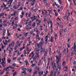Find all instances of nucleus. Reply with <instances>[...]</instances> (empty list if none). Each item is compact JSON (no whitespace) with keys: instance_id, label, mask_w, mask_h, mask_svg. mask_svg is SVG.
Masks as SVG:
<instances>
[{"instance_id":"1","label":"nucleus","mask_w":76,"mask_h":76,"mask_svg":"<svg viewBox=\"0 0 76 76\" xmlns=\"http://www.w3.org/2000/svg\"><path fill=\"white\" fill-rule=\"evenodd\" d=\"M61 53H60L58 57L57 56H56V63H57V64L58 66V68L59 69V71H60V70H61V65H60V64L59 65L58 62H60V58H61Z\"/></svg>"},{"instance_id":"2","label":"nucleus","mask_w":76,"mask_h":76,"mask_svg":"<svg viewBox=\"0 0 76 76\" xmlns=\"http://www.w3.org/2000/svg\"><path fill=\"white\" fill-rule=\"evenodd\" d=\"M4 58V61H2V62H1V64H2L3 66L4 67L6 66V61H5V58Z\"/></svg>"},{"instance_id":"3","label":"nucleus","mask_w":76,"mask_h":76,"mask_svg":"<svg viewBox=\"0 0 76 76\" xmlns=\"http://www.w3.org/2000/svg\"><path fill=\"white\" fill-rule=\"evenodd\" d=\"M49 76H53V71L52 70L50 72V74L49 75Z\"/></svg>"},{"instance_id":"4","label":"nucleus","mask_w":76,"mask_h":76,"mask_svg":"<svg viewBox=\"0 0 76 76\" xmlns=\"http://www.w3.org/2000/svg\"><path fill=\"white\" fill-rule=\"evenodd\" d=\"M12 43H11V45L12 47H14V46H15V43H14V42H12Z\"/></svg>"},{"instance_id":"5","label":"nucleus","mask_w":76,"mask_h":76,"mask_svg":"<svg viewBox=\"0 0 76 76\" xmlns=\"http://www.w3.org/2000/svg\"><path fill=\"white\" fill-rule=\"evenodd\" d=\"M33 74H34V76H35V75H37V71L36 70H35L34 73H33Z\"/></svg>"},{"instance_id":"6","label":"nucleus","mask_w":76,"mask_h":76,"mask_svg":"<svg viewBox=\"0 0 76 76\" xmlns=\"http://www.w3.org/2000/svg\"><path fill=\"white\" fill-rule=\"evenodd\" d=\"M25 46H24L23 48H21L20 50V51H22L23 50V49H25Z\"/></svg>"},{"instance_id":"7","label":"nucleus","mask_w":76,"mask_h":76,"mask_svg":"<svg viewBox=\"0 0 76 76\" xmlns=\"http://www.w3.org/2000/svg\"><path fill=\"white\" fill-rule=\"evenodd\" d=\"M48 11L49 13V16H50V18H51V16H52V13L50 12V11L49 10H48Z\"/></svg>"},{"instance_id":"8","label":"nucleus","mask_w":76,"mask_h":76,"mask_svg":"<svg viewBox=\"0 0 76 76\" xmlns=\"http://www.w3.org/2000/svg\"><path fill=\"white\" fill-rule=\"evenodd\" d=\"M33 58V61H34L37 58V56L35 55L34 56V58Z\"/></svg>"},{"instance_id":"9","label":"nucleus","mask_w":76,"mask_h":76,"mask_svg":"<svg viewBox=\"0 0 76 76\" xmlns=\"http://www.w3.org/2000/svg\"><path fill=\"white\" fill-rule=\"evenodd\" d=\"M55 37V40H56L57 39V34L56 33H54Z\"/></svg>"},{"instance_id":"10","label":"nucleus","mask_w":76,"mask_h":76,"mask_svg":"<svg viewBox=\"0 0 76 76\" xmlns=\"http://www.w3.org/2000/svg\"><path fill=\"white\" fill-rule=\"evenodd\" d=\"M68 68L67 67H65L64 68V71H66L67 70Z\"/></svg>"},{"instance_id":"11","label":"nucleus","mask_w":76,"mask_h":76,"mask_svg":"<svg viewBox=\"0 0 76 76\" xmlns=\"http://www.w3.org/2000/svg\"><path fill=\"white\" fill-rule=\"evenodd\" d=\"M41 72H39V76H41L43 75V72H42L41 74H40Z\"/></svg>"},{"instance_id":"12","label":"nucleus","mask_w":76,"mask_h":76,"mask_svg":"<svg viewBox=\"0 0 76 76\" xmlns=\"http://www.w3.org/2000/svg\"><path fill=\"white\" fill-rule=\"evenodd\" d=\"M42 44L41 43V42H40L39 44H38L37 46H40V47H42Z\"/></svg>"},{"instance_id":"13","label":"nucleus","mask_w":76,"mask_h":76,"mask_svg":"<svg viewBox=\"0 0 76 76\" xmlns=\"http://www.w3.org/2000/svg\"><path fill=\"white\" fill-rule=\"evenodd\" d=\"M7 60L8 62V63H10V61H11V59H10L9 58H8Z\"/></svg>"},{"instance_id":"14","label":"nucleus","mask_w":76,"mask_h":76,"mask_svg":"<svg viewBox=\"0 0 76 76\" xmlns=\"http://www.w3.org/2000/svg\"><path fill=\"white\" fill-rule=\"evenodd\" d=\"M3 32H4V33L2 34V35H3V36H4V35H5V34H4V33H5L6 32V30H3Z\"/></svg>"},{"instance_id":"15","label":"nucleus","mask_w":76,"mask_h":76,"mask_svg":"<svg viewBox=\"0 0 76 76\" xmlns=\"http://www.w3.org/2000/svg\"><path fill=\"white\" fill-rule=\"evenodd\" d=\"M33 54H34V52H31V53H30V55L28 56V57H31V55H32Z\"/></svg>"},{"instance_id":"16","label":"nucleus","mask_w":76,"mask_h":76,"mask_svg":"<svg viewBox=\"0 0 76 76\" xmlns=\"http://www.w3.org/2000/svg\"><path fill=\"white\" fill-rule=\"evenodd\" d=\"M28 33H24L23 34V35H25V37H27V35H28Z\"/></svg>"},{"instance_id":"17","label":"nucleus","mask_w":76,"mask_h":76,"mask_svg":"<svg viewBox=\"0 0 76 76\" xmlns=\"http://www.w3.org/2000/svg\"><path fill=\"white\" fill-rule=\"evenodd\" d=\"M9 67H8L7 68H6L5 71H9Z\"/></svg>"},{"instance_id":"18","label":"nucleus","mask_w":76,"mask_h":76,"mask_svg":"<svg viewBox=\"0 0 76 76\" xmlns=\"http://www.w3.org/2000/svg\"><path fill=\"white\" fill-rule=\"evenodd\" d=\"M45 57H46V56H47V52L46 51L45 52Z\"/></svg>"},{"instance_id":"19","label":"nucleus","mask_w":76,"mask_h":76,"mask_svg":"<svg viewBox=\"0 0 76 76\" xmlns=\"http://www.w3.org/2000/svg\"><path fill=\"white\" fill-rule=\"evenodd\" d=\"M59 33L61 37L63 36V34H61V33L60 31L59 32Z\"/></svg>"},{"instance_id":"20","label":"nucleus","mask_w":76,"mask_h":76,"mask_svg":"<svg viewBox=\"0 0 76 76\" xmlns=\"http://www.w3.org/2000/svg\"><path fill=\"white\" fill-rule=\"evenodd\" d=\"M33 12H36L37 11V9H34L33 10Z\"/></svg>"},{"instance_id":"21","label":"nucleus","mask_w":76,"mask_h":76,"mask_svg":"<svg viewBox=\"0 0 76 76\" xmlns=\"http://www.w3.org/2000/svg\"><path fill=\"white\" fill-rule=\"evenodd\" d=\"M53 26V24H51L50 26V28L52 31L53 30V26Z\"/></svg>"},{"instance_id":"22","label":"nucleus","mask_w":76,"mask_h":76,"mask_svg":"<svg viewBox=\"0 0 76 76\" xmlns=\"http://www.w3.org/2000/svg\"><path fill=\"white\" fill-rule=\"evenodd\" d=\"M58 1L60 4H61V0H58Z\"/></svg>"},{"instance_id":"23","label":"nucleus","mask_w":76,"mask_h":76,"mask_svg":"<svg viewBox=\"0 0 76 76\" xmlns=\"http://www.w3.org/2000/svg\"><path fill=\"white\" fill-rule=\"evenodd\" d=\"M37 57L38 58H39V53H37Z\"/></svg>"},{"instance_id":"24","label":"nucleus","mask_w":76,"mask_h":76,"mask_svg":"<svg viewBox=\"0 0 76 76\" xmlns=\"http://www.w3.org/2000/svg\"><path fill=\"white\" fill-rule=\"evenodd\" d=\"M22 70H26V69L25 68H22Z\"/></svg>"},{"instance_id":"25","label":"nucleus","mask_w":76,"mask_h":76,"mask_svg":"<svg viewBox=\"0 0 76 76\" xmlns=\"http://www.w3.org/2000/svg\"><path fill=\"white\" fill-rule=\"evenodd\" d=\"M53 37H51V42H53Z\"/></svg>"},{"instance_id":"26","label":"nucleus","mask_w":76,"mask_h":76,"mask_svg":"<svg viewBox=\"0 0 76 76\" xmlns=\"http://www.w3.org/2000/svg\"><path fill=\"white\" fill-rule=\"evenodd\" d=\"M36 32H37V34H40V32H39H39L38 30H37Z\"/></svg>"},{"instance_id":"27","label":"nucleus","mask_w":76,"mask_h":76,"mask_svg":"<svg viewBox=\"0 0 76 76\" xmlns=\"http://www.w3.org/2000/svg\"><path fill=\"white\" fill-rule=\"evenodd\" d=\"M70 15V13H68L67 14V16L68 18H69V16Z\"/></svg>"},{"instance_id":"28","label":"nucleus","mask_w":76,"mask_h":76,"mask_svg":"<svg viewBox=\"0 0 76 76\" xmlns=\"http://www.w3.org/2000/svg\"><path fill=\"white\" fill-rule=\"evenodd\" d=\"M66 63V62L65 61H64L62 63V65L64 66L65 65V64Z\"/></svg>"},{"instance_id":"29","label":"nucleus","mask_w":76,"mask_h":76,"mask_svg":"<svg viewBox=\"0 0 76 76\" xmlns=\"http://www.w3.org/2000/svg\"><path fill=\"white\" fill-rule=\"evenodd\" d=\"M35 23H34V24H32V26H33V27H34L35 26Z\"/></svg>"},{"instance_id":"30","label":"nucleus","mask_w":76,"mask_h":76,"mask_svg":"<svg viewBox=\"0 0 76 76\" xmlns=\"http://www.w3.org/2000/svg\"><path fill=\"white\" fill-rule=\"evenodd\" d=\"M54 73H55V74H56L57 73V71L56 70V69H54Z\"/></svg>"},{"instance_id":"31","label":"nucleus","mask_w":76,"mask_h":76,"mask_svg":"<svg viewBox=\"0 0 76 76\" xmlns=\"http://www.w3.org/2000/svg\"><path fill=\"white\" fill-rule=\"evenodd\" d=\"M50 25H53V23L52 22V21L50 20Z\"/></svg>"},{"instance_id":"32","label":"nucleus","mask_w":76,"mask_h":76,"mask_svg":"<svg viewBox=\"0 0 76 76\" xmlns=\"http://www.w3.org/2000/svg\"><path fill=\"white\" fill-rule=\"evenodd\" d=\"M26 73V70H25L23 72H22V73H23V74L24 73Z\"/></svg>"},{"instance_id":"33","label":"nucleus","mask_w":76,"mask_h":76,"mask_svg":"<svg viewBox=\"0 0 76 76\" xmlns=\"http://www.w3.org/2000/svg\"><path fill=\"white\" fill-rule=\"evenodd\" d=\"M73 0V2H74V4L75 5V6H76V3H75V0ZM75 0L76 1V0Z\"/></svg>"},{"instance_id":"34","label":"nucleus","mask_w":76,"mask_h":76,"mask_svg":"<svg viewBox=\"0 0 76 76\" xmlns=\"http://www.w3.org/2000/svg\"><path fill=\"white\" fill-rule=\"evenodd\" d=\"M76 45H75V44L74 45V50H75V49H76Z\"/></svg>"},{"instance_id":"35","label":"nucleus","mask_w":76,"mask_h":76,"mask_svg":"<svg viewBox=\"0 0 76 76\" xmlns=\"http://www.w3.org/2000/svg\"><path fill=\"white\" fill-rule=\"evenodd\" d=\"M64 31L65 32H66L67 31V30H66V28H64Z\"/></svg>"},{"instance_id":"36","label":"nucleus","mask_w":76,"mask_h":76,"mask_svg":"<svg viewBox=\"0 0 76 76\" xmlns=\"http://www.w3.org/2000/svg\"><path fill=\"white\" fill-rule=\"evenodd\" d=\"M33 18H34V19H37V16H34L33 17Z\"/></svg>"},{"instance_id":"37","label":"nucleus","mask_w":76,"mask_h":76,"mask_svg":"<svg viewBox=\"0 0 76 76\" xmlns=\"http://www.w3.org/2000/svg\"><path fill=\"white\" fill-rule=\"evenodd\" d=\"M35 66V64H33L31 66L32 67H34V66Z\"/></svg>"},{"instance_id":"38","label":"nucleus","mask_w":76,"mask_h":76,"mask_svg":"<svg viewBox=\"0 0 76 76\" xmlns=\"http://www.w3.org/2000/svg\"><path fill=\"white\" fill-rule=\"evenodd\" d=\"M15 6H13V8H15V9H17V8H16Z\"/></svg>"},{"instance_id":"39","label":"nucleus","mask_w":76,"mask_h":76,"mask_svg":"<svg viewBox=\"0 0 76 76\" xmlns=\"http://www.w3.org/2000/svg\"><path fill=\"white\" fill-rule=\"evenodd\" d=\"M63 6H61V10H63Z\"/></svg>"},{"instance_id":"40","label":"nucleus","mask_w":76,"mask_h":76,"mask_svg":"<svg viewBox=\"0 0 76 76\" xmlns=\"http://www.w3.org/2000/svg\"><path fill=\"white\" fill-rule=\"evenodd\" d=\"M11 41V39H9L7 41V42H10Z\"/></svg>"},{"instance_id":"41","label":"nucleus","mask_w":76,"mask_h":76,"mask_svg":"<svg viewBox=\"0 0 76 76\" xmlns=\"http://www.w3.org/2000/svg\"><path fill=\"white\" fill-rule=\"evenodd\" d=\"M16 72H15L14 73H13V75L14 76H15V75H16Z\"/></svg>"},{"instance_id":"42","label":"nucleus","mask_w":76,"mask_h":76,"mask_svg":"<svg viewBox=\"0 0 76 76\" xmlns=\"http://www.w3.org/2000/svg\"><path fill=\"white\" fill-rule=\"evenodd\" d=\"M69 7L70 9H72V6L71 5H70L69 6Z\"/></svg>"},{"instance_id":"43","label":"nucleus","mask_w":76,"mask_h":76,"mask_svg":"<svg viewBox=\"0 0 76 76\" xmlns=\"http://www.w3.org/2000/svg\"><path fill=\"white\" fill-rule=\"evenodd\" d=\"M3 25L4 26H7V24H4Z\"/></svg>"},{"instance_id":"44","label":"nucleus","mask_w":76,"mask_h":76,"mask_svg":"<svg viewBox=\"0 0 76 76\" xmlns=\"http://www.w3.org/2000/svg\"><path fill=\"white\" fill-rule=\"evenodd\" d=\"M67 47L68 48H70V45L69 44H67Z\"/></svg>"},{"instance_id":"45","label":"nucleus","mask_w":76,"mask_h":76,"mask_svg":"<svg viewBox=\"0 0 76 76\" xmlns=\"http://www.w3.org/2000/svg\"><path fill=\"white\" fill-rule=\"evenodd\" d=\"M24 12L23 11L22 12L21 14L22 15H24Z\"/></svg>"},{"instance_id":"46","label":"nucleus","mask_w":76,"mask_h":76,"mask_svg":"<svg viewBox=\"0 0 76 76\" xmlns=\"http://www.w3.org/2000/svg\"><path fill=\"white\" fill-rule=\"evenodd\" d=\"M45 5L46 6H48V4H47V3H45Z\"/></svg>"},{"instance_id":"47","label":"nucleus","mask_w":76,"mask_h":76,"mask_svg":"<svg viewBox=\"0 0 76 76\" xmlns=\"http://www.w3.org/2000/svg\"><path fill=\"white\" fill-rule=\"evenodd\" d=\"M20 16H21V19H22V18H23V15H20Z\"/></svg>"},{"instance_id":"48","label":"nucleus","mask_w":76,"mask_h":76,"mask_svg":"<svg viewBox=\"0 0 76 76\" xmlns=\"http://www.w3.org/2000/svg\"><path fill=\"white\" fill-rule=\"evenodd\" d=\"M73 63H74V64H76V62L75 61H74V62H73Z\"/></svg>"},{"instance_id":"49","label":"nucleus","mask_w":76,"mask_h":76,"mask_svg":"<svg viewBox=\"0 0 76 76\" xmlns=\"http://www.w3.org/2000/svg\"><path fill=\"white\" fill-rule=\"evenodd\" d=\"M3 5H4V7H6V5L5 4H4V3H3Z\"/></svg>"},{"instance_id":"50","label":"nucleus","mask_w":76,"mask_h":76,"mask_svg":"<svg viewBox=\"0 0 76 76\" xmlns=\"http://www.w3.org/2000/svg\"><path fill=\"white\" fill-rule=\"evenodd\" d=\"M33 3H34V4L35 3V0H33Z\"/></svg>"},{"instance_id":"51","label":"nucleus","mask_w":76,"mask_h":76,"mask_svg":"<svg viewBox=\"0 0 76 76\" xmlns=\"http://www.w3.org/2000/svg\"><path fill=\"white\" fill-rule=\"evenodd\" d=\"M56 6H57V7H60V6H59V5H58V4H57L56 5Z\"/></svg>"},{"instance_id":"52","label":"nucleus","mask_w":76,"mask_h":76,"mask_svg":"<svg viewBox=\"0 0 76 76\" xmlns=\"http://www.w3.org/2000/svg\"><path fill=\"white\" fill-rule=\"evenodd\" d=\"M46 40H45V42H47V40H48V38H45Z\"/></svg>"},{"instance_id":"53","label":"nucleus","mask_w":76,"mask_h":76,"mask_svg":"<svg viewBox=\"0 0 76 76\" xmlns=\"http://www.w3.org/2000/svg\"><path fill=\"white\" fill-rule=\"evenodd\" d=\"M9 54H12V52H11V51H10V50H9Z\"/></svg>"},{"instance_id":"54","label":"nucleus","mask_w":76,"mask_h":76,"mask_svg":"<svg viewBox=\"0 0 76 76\" xmlns=\"http://www.w3.org/2000/svg\"><path fill=\"white\" fill-rule=\"evenodd\" d=\"M1 15L2 16H3L4 15V13H2L1 14Z\"/></svg>"},{"instance_id":"55","label":"nucleus","mask_w":76,"mask_h":76,"mask_svg":"<svg viewBox=\"0 0 76 76\" xmlns=\"http://www.w3.org/2000/svg\"><path fill=\"white\" fill-rule=\"evenodd\" d=\"M18 31H21V30H20V28H18Z\"/></svg>"},{"instance_id":"56","label":"nucleus","mask_w":76,"mask_h":76,"mask_svg":"<svg viewBox=\"0 0 76 76\" xmlns=\"http://www.w3.org/2000/svg\"><path fill=\"white\" fill-rule=\"evenodd\" d=\"M44 11H45V13H48V12L45 10H44Z\"/></svg>"},{"instance_id":"57","label":"nucleus","mask_w":76,"mask_h":76,"mask_svg":"<svg viewBox=\"0 0 76 76\" xmlns=\"http://www.w3.org/2000/svg\"><path fill=\"white\" fill-rule=\"evenodd\" d=\"M10 33H8V36H10Z\"/></svg>"},{"instance_id":"58","label":"nucleus","mask_w":76,"mask_h":76,"mask_svg":"<svg viewBox=\"0 0 76 76\" xmlns=\"http://www.w3.org/2000/svg\"><path fill=\"white\" fill-rule=\"evenodd\" d=\"M31 71H32V69H30L29 71V72L31 73Z\"/></svg>"},{"instance_id":"59","label":"nucleus","mask_w":76,"mask_h":76,"mask_svg":"<svg viewBox=\"0 0 76 76\" xmlns=\"http://www.w3.org/2000/svg\"><path fill=\"white\" fill-rule=\"evenodd\" d=\"M37 39H39V41L40 40V38H39V37H37Z\"/></svg>"},{"instance_id":"60","label":"nucleus","mask_w":76,"mask_h":76,"mask_svg":"<svg viewBox=\"0 0 76 76\" xmlns=\"http://www.w3.org/2000/svg\"><path fill=\"white\" fill-rule=\"evenodd\" d=\"M2 49H4V46H3V45H2Z\"/></svg>"},{"instance_id":"61","label":"nucleus","mask_w":76,"mask_h":76,"mask_svg":"<svg viewBox=\"0 0 76 76\" xmlns=\"http://www.w3.org/2000/svg\"><path fill=\"white\" fill-rule=\"evenodd\" d=\"M31 6H34V3H32V2H31Z\"/></svg>"},{"instance_id":"62","label":"nucleus","mask_w":76,"mask_h":76,"mask_svg":"<svg viewBox=\"0 0 76 76\" xmlns=\"http://www.w3.org/2000/svg\"><path fill=\"white\" fill-rule=\"evenodd\" d=\"M17 58L16 57L15 58H13V60H16Z\"/></svg>"},{"instance_id":"63","label":"nucleus","mask_w":76,"mask_h":76,"mask_svg":"<svg viewBox=\"0 0 76 76\" xmlns=\"http://www.w3.org/2000/svg\"><path fill=\"white\" fill-rule=\"evenodd\" d=\"M22 9H23V7H20V10H22Z\"/></svg>"},{"instance_id":"64","label":"nucleus","mask_w":76,"mask_h":76,"mask_svg":"<svg viewBox=\"0 0 76 76\" xmlns=\"http://www.w3.org/2000/svg\"><path fill=\"white\" fill-rule=\"evenodd\" d=\"M58 54H59V53H60V50H58L57 51Z\"/></svg>"}]
</instances>
